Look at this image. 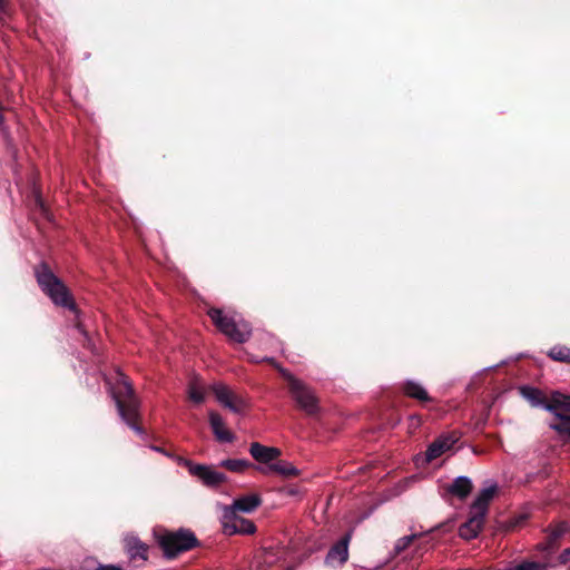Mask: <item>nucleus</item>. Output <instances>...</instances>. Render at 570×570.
<instances>
[{"instance_id":"f257e3e1","label":"nucleus","mask_w":570,"mask_h":570,"mask_svg":"<svg viewBox=\"0 0 570 570\" xmlns=\"http://www.w3.org/2000/svg\"><path fill=\"white\" fill-rule=\"evenodd\" d=\"M497 487L484 488L473 501L470 508V517L459 529V534L465 540L474 539L482 529L488 505L494 497Z\"/></svg>"},{"instance_id":"f03ea898","label":"nucleus","mask_w":570,"mask_h":570,"mask_svg":"<svg viewBox=\"0 0 570 570\" xmlns=\"http://www.w3.org/2000/svg\"><path fill=\"white\" fill-rule=\"evenodd\" d=\"M37 281L41 289L50 297V299L62 307L76 311L73 299L63 285V283L56 277L50 269L42 265L36 272Z\"/></svg>"},{"instance_id":"7ed1b4c3","label":"nucleus","mask_w":570,"mask_h":570,"mask_svg":"<svg viewBox=\"0 0 570 570\" xmlns=\"http://www.w3.org/2000/svg\"><path fill=\"white\" fill-rule=\"evenodd\" d=\"M114 399L121 419L134 431L142 433V430L132 423L137 415L138 402L135 397L130 382L124 375H121L117 382L116 390L114 391Z\"/></svg>"},{"instance_id":"20e7f679","label":"nucleus","mask_w":570,"mask_h":570,"mask_svg":"<svg viewBox=\"0 0 570 570\" xmlns=\"http://www.w3.org/2000/svg\"><path fill=\"white\" fill-rule=\"evenodd\" d=\"M208 315L217 328L232 341L244 343L249 338L252 328L247 322L228 316L219 308H210Z\"/></svg>"},{"instance_id":"39448f33","label":"nucleus","mask_w":570,"mask_h":570,"mask_svg":"<svg viewBox=\"0 0 570 570\" xmlns=\"http://www.w3.org/2000/svg\"><path fill=\"white\" fill-rule=\"evenodd\" d=\"M158 543L168 558L176 557L178 553L187 551L196 546L197 539L193 532L179 530L177 532H165L158 535Z\"/></svg>"},{"instance_id":"423d86ee","label":"nucleus","mask_w":570,"mask_h":570,"mask_svg":"<svg viewBox=\"0 0 570 570\" xmlns=\"http://www.w3.org/2000/svg\"><path fill=\"white\" fill-rule=\"evenodd\" d=\"M282 375L287 380L289 391L297 405L307 414H314L318 410L317 399L313 391L302 381L293 376L288 371L279 368Z\"/></svg>"},{"instance_id":"0eeeda50","label":"nucleus","mask_w":570,"mask_h":570,"mask_svg":"<svg viewBox=\"0 0 570 570\" xmlns=\"http://www.w3.org/2000/svg\"><path fill=\"white\" fill-rule=\"evenodd\" d=\"M210 390L217 402L233 413L242 414L247 407L246 400L223 383L213 384Z\"/></svg>"},{"instance_id":"6e6552de","label":"nucleus","mask_w":570,"mask_h":570,"mask_svg":"<svg viewBox=\"0 0 570 570\" xmlns=\"http://www.w3.org/2000/svg\"><path fill=\"white\" fill-rule=\"evenodd\" d=\"M222 525L224 533L233 534H253L256 531L255 524L245 518L233 512V509H222Z\"/></svg>"},{"instance_id":"1a4fd4ad","label":"nucleus","mask_w":570,"mask_h":570,"mask_svg":"<svg viewBox=\"0 0 570 570\" xmlns=\"http://www.w3.org/2000/svg\"><path fill=\"white\" fill-rule=\"evenodd\" d=\"M190 474L197 476L208 487H215L226 481V475L222 472L214 470L210 466L202 464H190Z\"/></svg>"},{"instance_id":"9d476101","label":"nucleus","mask_w":570,"mask_h":570,"mask_svg":"<svg viewBox=\"0 0 570 570\" xmlns=\"http://www.w3.org/2000/svg\"><path fill=\"white\" fill-rule=\"evenodd\" d=\"M126 552L131 561L145 562L148 558V547L137 537L128 534L124 539Z\"/></svg>"},{"instance_id":"9b49d317","label":"nucleus","mask_w":570,"mask_h":570,"mask_svg":"<svg viewBox=\"0 0 570 570\" xmlns=\"http://www.w3.org/2000/svg\"><path fill=\"white\" fill-rule=\"evenodd\" d=\"M456 441L458 436L455 434L440 436L428 448L426 461L431 462L432 460L441 456L444 452L451 450Z\"/></svg>"},{"instance_id":"f8f14e48","label":"nucleus","mask_w":570,"mask_h":570,"mask_svg":"<svg viewBox=\"0 0 570 570\" xmlns=\"http://www.w3.org/2000/svg\"><path fill=\"white\" fill-rule=\"evenodd\" d=\"M250 455L259 463L271 464L281 455V451L274 446H265L254 442L249 446Z\"/></svg>"},{"instance_id":"ddd939ff","label":"nucleus","mask_w":570,"mask_h":570,"mask_svg":"<svg viewBox=\"0 0 570 570\" xmlns=\"http://www.w3.org/2000/svg\"><path fill=\"white\" fill-rule=\"evenodd\" d=\"M544 410L552 413L561 422V416H567L562 412H570V396L559 392L552 393L550 402L544 405Z\"/></svg>"},{"instance_id":"4468645a","label":"nucleus","mask_w":570,"mask_h":570,"mask_svg":"<svg viewBox=\"0 0 570 570\" xmlns=\"http://www.w3.org/2000/svg\"><path fill=\"white\" fill-rule=\"evenodd\" d=\"M262 503L258 494H248L234 500L233 504L224 505L222 509H233L234 513H250L255 511Z\"/></svg>"},{"instance_id":"2eb2a0df","label":"nucleus","mask_w":570,"mask_h":570,"mask_svg":"<svg viewBox=\"0 0 570 570\" xmlns=\"http://www.w3.org/2000/svg\"><path fill=\"white\" fill-rule=\"evenodd\" d=\"M208 415H209L210 428L213 430L215 438L219 442H226V443L233 442L235 440V436L225 426V422H224L223 417L214 411H210Z\"/></svg>"},{"instance_id":"dca6fc26","label":"nucleus","mask_w":570,"mask_h":570,"mask_svg":"<svg viewBox=\"0 0 570 570\" xmlns=\"http://www.w3.org/2000/svg\"><path fill=\"white\" fill-rule=\"evenodd\" d=\"M350 534L334 544L327 553L326 562L331 564H343L348 558Z\"/></svg>"},{"instance_id":"f3484780","label":"nucleus","mask_w":570,"mask_h":570,"mask_svg":"<svg viewBox=\"0 0 570 570\" xmlns=\"http://www.w3.org/2000/svg\"><path fill=\"white\" fill-rule=\"evenodd\" d=\"M256 470L263 474L274 472L285 478L298 475V470L292 463L286 461H277L266 466H257Z\"/></svg>"},{"instance_id":"a211bd4d","label":"nucleus","mask_w":570,"mask_h":570,"mask_svg":"<svg viewBox=\"0 0 570 570\" xmlns=\"http://www.w3.org/2000/svg\"><path fill=\"white\" fill-rule=\"evenodd\" d=\"M471 490H472L471 480L468 476H463V475L458 476L448 489V491L452 495H454L461 500L465 499L471 493Z\"/></svg>"},{"instance_id":"6ab92c4d","label":"nucleus","mask_w":570,"mask_h":570,"mask_svg":"<svg viewBox=\"0 0 570 570\" xmlns=\"http://www.w3.org/2000/svg\"><path fill=\"white\" fill-rule=\"evenodd\" d=\"M188 397L196 404L205 401V385L199 377H193L187 389Z\"/></svg>"},{"instance_id":"aec40b11","label":"nucleus","mask_w":570,"mask_h":570,"mask_svg":"<svg viewBox=\"0 0 570 570\" xmlns=\"http://www.w3.org/2000/svg\"><path fill=\"white\" fill-rule=\"evenodd\" d=\"M522 396L531 403L532 406H540L544 409L548 402L544 401V396L541 391L534 387L524 386L521 389Z\"/></svg>"},{"instance_id":"412c9836","label":"nucleus","mask_w":570,"mask_h":570,"mask_svg":"<svg viewBox=\"0 0 570 570\" xmlns=\"http://www.w3.org/2000/svg\"><path fill=\"white\" fill-rule=\"evenodd\" d=\"M404 392L410 397L416 399L419 401H429L430 400L429 394L425 391V389L421 384L413 382V381H409L405 384Z\"/></svg>"},{"instance_id":"4be33fe9","label":"nucleus","mask_w":570,"mask_h":570,"mask_svg":"<svg viewBox=\"0 0 570 570\" xmlns=\"http://www.w3.org/2000/svg\"><path fill=\"white\" fill-rule=\"evenodd\" d=\"M219 465L223 468H226L227 470H229L232 472L240 473V472L245 471L246 469H248L250 466V463L247 460L228 459V460H223L219 463Z\"/></svg>"},{"instance_id":"5701e85b","label":"nucleus","mask_w":570,"mask_h":570,"mask_svg":"<svg viewBox=\"0 0 570 570\" xmlns=\"http://www.w3.org/2000/svg\"><path fill=\"white\" fill-rule=\"evenodd\" d=\"M549 356L556 361L570 363V348L567 346H554L550 350Z\"/></svg>"},{"instance_id":"b1692460","label":"nucleus","mask_w":570,"mask_h":570,"mask_svg":"<svg viewBox=\"0 0 570 570\" xmlns=\"http://www.w3.org/2000/svg\"><path fill=\"white\" fill-rule=\"evenodd\" d=\"M550 428L561 434L570 436V416H561V422L551 423Z\"/></svg>"},{"instance_id":"393cba45","label":"nucleus","mask_w":570,"mask_h":570,"mask_svg":"<svg viewBox=\"0 0 570 570\" xmlns=\"http://www.w3.org/2000/svg\"><path fill=\"white\" fill-rule=\"evenodd\" d=\"M416 538L415 534H411V535H405L401 539H399L395 543V547H394V550H395V553H401L402 551H404L410 544L411 542Z\"/></svg>"},{"instance_id":"a878e982","label":"nucleus","mask_w":570,"mask_h":570,"mask_svg":"<svg viewBox=\"0 0 570 570\" xmlns=\"http://www.w3.org/2000/svg\"><path fill=\"white\" fill-rule=\"evenodd\" d=\"M566 531V527L563 524H559L557 525L552 531L551 533L548 535V539L550 542L557 540L558 538H560Z\"/></svg>"},{"instance_id":"bb28decb","label":"nucleus","mask_w":570,"mask_h":570,"mask_svg":"<svg viewBox=\"0 0 570 570\" xmlns=\"http://www.w3.org/2000/svg\"><path fill=\"white\" fill-rule=\"evenodd\" d=\"M421 424V419L419 416H411L410 417V426L411 428H417Z\"/></svg>"},{"instance_id":"cd10ccee","label":"nucleus","mask_w":570,"mask_h":570,"mask_svg":"<svg viewBox=\"0 0 570 570\" xmlns=\"http://www.w3.org/2000/svg\"><path fill=\"white\" fill-rule=\"evenodd\" d=\"M95 570H121L119 567L115 566H99Z\"/></svg>"},{"instance_id":"c85d7f7f","label":"nucleus","mask_w":570,"mask_h":570,"mask_svg":"<svg viewBox=\"0 0 570 570\" xmlns=\"http://www.w3.org/2000/svg\"><path fill=\"white\" fill-rule=\"evenodd\" d=\"M6 13V6L4 0H0V19L2 18V14Z\"/></svg>"},{"instance_id":"c756f323","label":"nucleus","mask_w":570,"mask_h":570,"mask_svg":"<svg viewBox=\"0 0 570 570\" xmlns=\"http://www.w3.org/2000/svg\"><path fill=\"white\" fill-rule=\"evenodd\" d=\"M570 556V549L566 550L562 556H561V559H562V562H566L568 560V557Z\"/></svg>"},{"instance_id":"7c9ffc66","label":"nucleus","mask_w":570,"mask_h":570,"mask_svg":"<svg viewBox=\"0 0 570 570\" xmlns=\"http://www.w3.org/2000/svg\"><path fill=\"white\" fill-rule=\"evenodd\" d=\"M151 449H153V450H155V451L160 452V449H159V448H157V446H153Z\"/></svg>"}]
</instances>
